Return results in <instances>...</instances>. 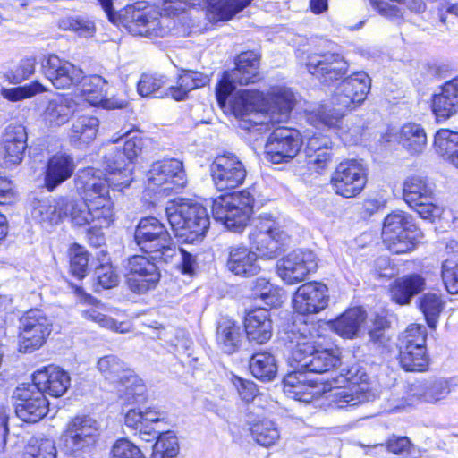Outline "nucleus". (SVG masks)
Returning <instances> with one entry per match:
<instances>
[{"mask_svg":"<svg viewBox=\"0 0 458 458\" xmlns=\"http://www.w3.org/2000/svg\"><path fill=\"white\" fill-rule=\"evenodd\" d=\"M327 287L321 283L310 282L298 287L293 297V307L300 314H315L328 303Z\"/></svg>","mask_w":458,"mask_h":458,"instance_id":"25","label":"nucleus"},{"mask_svg":"<svg viewBox=\"0 0 458 458\" xmlns=\"http://www.w3.org/2000/svg\"><path fill=\"white\" fill-rule=\"evenodd\" d=\"M319 394L318 386L306 384V379L295 388L286 390L287 396L303 403H310Z\"/></svg>","mask_w":458,"mask_h":458,"instance_id":"63","label":"nucleus"},{"mask_svg":"<svg viewBox=\"0 0 458 458\" xmlns=\"http://www.w3.org/2000/svg\"><path fill=\"white\" fill-rule=\"evenodd\" d=\"M99 121L92 115H81L75 119L70 129L69 137L75 145L89 144L98 134Z\"/></svg>","mask_w":458,"mask_h":458,"instance_id":"40","label":"nucleus"},{"mask_svg":"<svg viewBox=\"0 0 458 458\" xmlns=\"http://www.w3.org/2000/svg\"><path fill=\"white\" fill-rule=\"evenodd\" d=\"M251 292L254 298L261 299L270 308L278 307L283 302L282 290L265 277H259L253 281Z\"/></svg>","mask_w":458,"mask_h":458,"instance_id":"46","label":"nucleus"},{"mask_svg":"<svg viewBox=\"0 0 458 458\" xmlns=\"http://www.w3.org/2000/svg\"><path fill=\"white\" fill-rule=\"evenodd\" d=\"M408 357L403 356V349H399V361L401 366L407 371H423L428 364V358L426 349H422V353L417 355L419 352L412 348H408Z\"/></svg>","mask_w":458,"mask_h":458,"instance_id":"56","label":"nucleus"},{"mask_svg":"<svg viewBox=\"0 0 458 458\" xmlns=\"http://www.w3.org/2000/svg\"><path fill=\"white\" fill-rule=\"evenodd\" d=\"M432 110L437 120H447L458 113V76L441 87V92L435 94Z\"/></svg>","mask_w":458,"mask_h":458,"instance_id":"31","label":"nucleus"},{"mask_svg":"<svg viewBox=\"0 0 458 458\" xmlns=\"http://www.w3.org/2000/svg\"><path fill=\"white\" fill-rule=\"evenodd\" d=\"M179 452L177 437L169 432L158 437L154 445V454L156 457L174 458Z\"/></svg>","mask_w":458,"mask_h":458,"instance_id":"58","label":"nucleus"},{"mask_svg":"<svg viewBox=\"0 0 458 458\" xmlns=\"http://www.w3.org/2000/svg\"><path fill=\"white\" fill-rule=\"evenodd\" d=\"M186 183L182 162L177 158L156 161L147 173V189L165 196L179 192Z\"/></svg>","mask_w":458,"mask_h":458,"instance_id":"13","label":"nucleus"},{"mask_svg":"<svg viewBox=\"0 0 458 458\" xmlns=\"http://www.w3.org/2000/svg\"><path fill=\"white\" fill-rule=\"evenodd\" d=\"M427 330L420 324H411L399 338L398 347L403 349V356L408 357V348H412L419 352L417 355L422 353V349H426Z\"/></svg>","mask_w":458,"mask_h":458,"instance_id":"45","label":"nucleus"},{"mask_svg":"<svg viewBox=\"0 0 458 458\" xmlns=\"http://www.w3.org/2000/svg\"><path fill=\"white\" fill-rule=\"evenodd\" d=\"M16 399L15 412L23 421L35 423L45 417L48 402L45 395L32 384H22L13 393Z\"/></svg>","mask_w":458,"mask_h":458,"instance_id":"21","label":"nucleus"},{"mask_svg":"<svg viewBox=\"0 0 458 458\" xmlns=\"http://www.w3.org/2000/svg\"><path fill=\"white\" fill-rule=\"evenodd\" d=\"M254 196L250 190L222 195L213 201L212 212L231 232L242 233L253 213Z\"/></svg>","mask_w":458,"mask_h":458,"instance_id":"9","label":"nucleus"},{"mask_svg":"<svg viewBox=\"0 0 458 458\" xmlns=\"http://www.w3.org/2000/svg\"><path fill=\"white\" fill-rule=\"evenodd\" d=\"M368 376L364 371L352 368L348 373L327 382L323 393L330 404L337 409L356 406L376 397L367 383Z\"/></svg>","mask_w":458,"mask_h":458,"instance_id":"7","label":"nucleus"},{"mask_svg":"<svg viewBox=\"0 0 458 458\" xmlns=\"http://www.w3.org/2000/svg\"><path fill=\"white\" fill-rule=\"evenodd\" d=\"M71 378L60 367L49 365L37 370L33 374V386L43 394L60 397L68 390Z\"/></svg>","mask_w":458,"mask_h":458,"instance_id":"26","label":"nucleus"},{"mask_svg":"<svg viewBox=\"0 0 458 458\" xmlns=\"http://www.w3.org/2000/svg\"><path fill=\"white\" fill-rule=\"evenodd\" d=\"M99 425L93 418L82 415L75 416L65 425L59 438V446L66 454L90 448L97 442Z\"/></svg>","mask_w":458,"mask_h":458,"instance_id":"15","label":"nucleus"},{"mask_svg":"<svg viewBox=\"0 0 458 458\" xmlns=\"http://www.w3.org/2000/svg\"><path fill=\"white\" fill-rule=\"evenodd\" d=\"M213 182L218 191L233 190L242 185L247 170L242 160L233 153L218 155L210 165Z\"/></svg>","mask_w":458,"mask_h":458,"instance_id":"19","label":"nucleus"},{"mask_svg":"<svg viewBox=\"0 0 458 458\" xmlns=\"http://www.w3.org/2000/svg\"><path fill=\"white\" fill-rule=\"evenodd\" d=\"M52 321L40 310H30L20 319L19 347L33 352L44 345L52 331Z\"/></svg>","mask_w":458,"mask_h":458,"instance_id":"16","label":"nucleus"},{"mask_svg":"<svg viewBox=\"0 0 458 458\" xmlns=\"http://www.w3.org/2000/svg\"><path fill=\"white\" fill-rule=\"evenodd\" d=\"M89 256L86 250L77 244L70 249V269L72 274L83 278L88 271Z\"/></svg>","mask_w":458,"mask_h":458,"instance_id":"57","label":"nucleus"},{"mask_svg":"<svg viewBox=\"0 0 458 458\" xmlns=\"http://www.w3.org/2000/svg\"><path fill=\"white\" fill-rule=\"evenodd\" d=\"M291 343V360L296 369L312 373H326L340 363L339 352L332 349H320L318 326L314 322L294 324L288 333Z\"/></svg>","mask_w":458,"mask_h":458,"instance_id":"5","label":"nucleus"},{"mask_svg":"<svg viewBox=\"0 0 458 458\" xmlns=\"http://www.w3.org/2000/svg\"><path fill=\"white\" fill-rule=\"evenodd\" d=\"M126 282L130 290L145 293L156 287L160 279L157 267L148 258L134 255L128 259Z\"/></svg>","mask_w":458,"mask_h":458,"instance_id":"23","label":"nucleus"},{"mask_svg":"<svg viewBox=\"0 0 458 458\" xmlns=\"http://www.w3.org/2000/svg\"><path fill=\"white\" fill-rule=\"evenodd\" d=\"M330 140L325 136L313 135L307 142L305 148L306 163L309 170L321 173L330 161L331 155L328 151Z\"/></svg>","mask_w":458,"mask_h":458,"instance_id":"35","label":"nucleus"},{"mask_svg":"<svg viewBox=\"0 0 458 458\" xmlns=\"http://www.w3.org/2000/svg\"><path fill=\"white\" fill-rule=\"evenodd\" d=\"M76 189L81 199H43L32 203L31 216L43 226L57 225L66 216L77 226L89 225L93 230L109 227L114 221V202L108 195V185L95 168L80 172Z\"/></svg>","mask_w":458,"mask_h":458,"instance_id":"1","label":"nucleus"},{"mask_svg":"<svg viewBox=\"0 0 458 458\" xmlns=\"http://www.w3.org/2000/svg\"><path fill=\"white\" fill-rule=\"evenodd\" d=\"M433 199L434 198L432 197L431 199L418 201L416 204L410 207L413 208L422 219L434 222L441 217L444 208L436 204Z\"/></svg>","mask_w":458,"mask_h":458,"instance_id":"61","label":"nucleus"},{"mask_svg":"<svg viewBox=\"0 0 458 458\" xmlns=\"http://www.w3.org/2000/svg\"><path fill=\"white\" fill-rule=\"evenodd\" d=\"M27 148V132L25 127L9 125L5 129L3 141L4 163L9 167L21 162Z\"/></svg>","mask_w":458,"mask_h":458,"instance_id":"29","label":"nucleus"},{"mask_svg":"<svg viewBox=\"0 0 458 458\" xmlns=\"http://www.w3.org/2000/svg\"><path fill=\"white\" fill-rule=\"evenodd\" d=\"M226 267L237 276L250 277L260 272L258 254L246 246H232L228 250Z\"/></svg>","mask_w":458,"mask_h":458,"instance_id":"27","label":"nucleus"},{"mask_svg":"<svg viewBox=\"0 0 458 458\" xmlns=\"http://www.w3.org/2000/svg\"><path fill=\"white\" fill-rule=\"evenodd\" d=\"M232 382L236 387L241 399L244 402L250 403L257 396L258 388L252 381L245 380L239 377H233Z\"/></svg>","mask_w":458,"mask_h":458,"instance_id":"64","label":"nucleus"},{"mask_svg":"<svg viewBox=\"0 0 458 458\" xmlns=\"http://www.w3.org/2000/svg\"><path fill=\"white\" fill-rule=\"evenodd\" d=\"M294 105L293 93L285 87H273L267 97L256 90H242L231 102V108L248 131L268 130L269 124L285 122Z\"/></svg>","mask_w":458,"mask_h":458,"instance_id":"3","label":"nucleus"},{"mask_svg":"<svg viewBox=\"0 0 458 458\" xmlns=\"http://www.w3.org/2000/svg\"><path fill=\"white\" fill-rule=\"evenodd\" d=\"M85 319L95 322L100 327L114 333L125 334L131 331V326L127 322H118L111 317L102 314L95 309H89L83 312Z\"/></svg>","mask_w":458,"mask_h":458,"instance_id":"50","label":"nucleus"},{"mask_svg":"<svg viewBox=\"0 0 458 458\" xmlns=\"http://www.w3.org/2000/svg\"><path fill=\"white\" fill-rule=\"evenodd\" d=\"M259 56L253 51L241 53L235 60V69L225 72L219 81L216 95L221 107L227 97L235 89L236 84L247 85L259 79Z\"/></svg>","mask_w":458,"mask_h":458,"instance_id":"14","label":"nucleus"},{"mask_svg":"<svg viewBox=\"0 0 458 458\" xmlns=\"http://www.w3.org/2000/svg\"><path fill=\"white\" fill-rule=\"evenodd\" d=\"M398 141L410 153H420L427 144L426 132L420 124L405 123L398 131Z\"/></svg>","mask_w":458,"mask_h":458,"instance_id":"41","label":"nucleus"},{"mask_svg":"<svg viewBox=\"0 0 458 458\" xmlns=\"http://www.w3.org/2000/svg\"><path fill=\"white\" fill-rule=\"evenodd\" d=\"M246 336L250 342L266 344L273 334V322L267 309L259 308L249 311L244 318Z\"/></svg>","mask_w":458,"mask_h":458,"instance_id":"28","label":"nucleus"},{"mask_svg":"<svg viewBox=\"0 0 458 458\" xmlns=\"http://www.w3.org/2000/svg\"><path fill=\"white\" fill-rule=\"evenodd\" d=\"M117 386H123V399L128 403H140L145 400L146 386L142 380L131 371V376L124 378V383Z\"/></svg>","mask_w":458,"mask_h":458,"instance_id":"49","label":"nucleus"},{"mask_svg":"<svg viewBox=\"0 0 458 458\" xmlns=\"http://www.w3.org/2000/svg\"><path fill=\"white\" fill-rule=\"evenodd\" d=\"M166 83L165 77L156 74H142L137 90L142 97H150L159 90Z\"/></svg>","mask_w":458,"mask_h":458,"instance_id":"59","label":"nucleus"},{"mask_svg":"<svg viewBox=\"0 0 458 458\" xmlns=\"http://www.w3.org/2000/svg\"><path fill=\"white\" fill-rule=\"evenodd\" d=\"M142 149V141L138 137L129 138L123 144V149L113 147L104 157V169L106 174L100 170L95 169L100 173L108 190L123 189L128 187L132 182V160L140 153Z\"/></svg>","mask_w":458,"mask_h":458,"instance_id":"8","label":"nucleus"},{"mask_svg":"<svg viewBox=\"0 0 458 458\" xmlns=\"http://www.w3.org/2000/svg\"><path fill=\"white\" fill-rule=\"evenodd\" d=\"M79 83H81L82 95L85 96L87 101L92 106L102 104L104 107L108 109L123 108L126 106V103L123 101L105 99V88L107 81L99 75L84 76L82 74V80Z\"/></svg>","mask_w":458,"mask_h":458,"instance_id":"33","label":"nucleus"},{"mask_svg":"<svg viewBox=\"0 0 458 458\" xmlns=\"http://www.w3.org/2000/svg\"><path fill=\"white\" fill-rule=\"evenodd\" d=\"M365 320V313L360 308L346 310L333 322V329L339 335L345 338L353 337L361 323Z\"/></svg>","mask_w":458,"mask_h":458,"instance_id":"43","label":"nucleus"},{"mask_svg":"<svg viewBox=\"0 0 458 458\" xmlns=\"http://www.w3.org/2000/svg\"><path fill=\"white\" fill-rule=\"evenodd\" d=\"M433 195V190L424 177L411 176L403 182V199L409 206L431 199Z\"/></svg>","mask_w":458,"mask_h":458,"instance_id":"42","label":"nucleus"},{"mask_svg":"<svg viewBox=\"0 0 458 458\" xmlns=\"http://www.w3.org/2000/svg\"><path fill=\"white\" fill-rule=\"evenodd\" d=\"M443 306L440 296L436 293H428L420 299V309L429 327H436Z\"/></svg>","mask_w":458,"mask_h":458,"instance_id":"48","label":"nucleus"},{"mask_svg":"<svg viewBox=\"0 0 458 458\" xmlns=\"http://www.w3.org/2000/svg\"><path fill=\"white\" fill-rule=\"evenodd\" d=\"M250 245L264 259L276 258L288 240V234L281 229L280 223L273 214L263 212L254 220L249 234Z\"/></svg>","mask_w":458,"mask_h":458,"instance_id":"10","label":"nucleus"},{"mask_svg":"<svg viewBox=\"0 0 458 458\" xmlns=\"http://www.w3.org/2000/svg\"><path fill=\"white\" fill-rule=\"evenodd\" d=\"M250 370L256 378L271 381L277 373L276 359L267 352H257L250 360Z\"/></svg>","mask_w":458,"mask_h":458,"instance_id":"44","label":"nucleus"},{"mask_svg":"<svg viewBox=\"0 0 458 458\" xmlns=\"http://www.w3.org/2000/svg\"><path fill=\"white\" fill-rule=\"evenodd\" d=\"M421 236L411 216L403 211L393 212L384 220L383 242L393 253L403 254L412 250Z\"/></svg>","mask_w":458,"mask_h":458,"instance_id":"12","label":"nucleus"},{"mask_svg":"<svg viewBox=\"0 0 458 458\" xmlns=\"http://www.w3.org/2000/svg\"><path fill=\"white\" fill-rule=\"evenodd\" d=\"M112 458H144L140 449L131 441L122 438L112 448Z\"/></svg>","mask_w":458,"mask_h":458,"instance_id":"62","label":"nucleus"},{"mask_svg":"<svg viewBox=\"0 0 458 458\" xmlns=\"http://www.w3.org/2000/svg\"><path fill=\"white\" fill-rule=\"evenodd\" d=\"M48 89L42 85L39 81H35L24 86L4 89H3V96L4 98L11 101H19L27 98H31L38 93L46 92Z\"/></svg>","mask_w":458,"mask_h":458,"instance_id":"55","label":"nucleus"},{"mask_svg":"<svg viewBox=\"0 0 458 458\" xmlns=\"http://www.w3.org/2000/svg\"><path fill=\"white\" fill-rule=\"evenodd\" d=\"M98 284L103 289H110L119 283V275L111 264H103L95 270Z\"/></svg>","mask_w":458,"mask_h":458,"instance_id":"60","label":"nucleus"},{"mask_svg":"<svg viewBox=\"0 0 458 458\" xmlns=\"http://www.w3.org/2000/svg\"><path fill=\"white\" fill-rule=\"evenodd\" d=\"M74 170V160L70 155H54L49 158L46 167L44 178L45 187L49 191H53L61 183L72 177Z\"/></svg>","mask_w":458,"mask_h":458,"instance_id":"30","label":"nucleus"},{"mask_svg":"<svg viewBox=\"0 0 458 458\" xmlns=\"http://www.w3.org/2000/svg\"><path fill=\"white\" fill-rule=\"evenodd\" d=\"M209 81L210 79L207 74L184 70L178 76L176 85L167 89L166 95L176 101H182L186 99L190 91L206 86Z\"/></svg>","mask_w":458,"mask_h":458,"instance_id":"38","label":"nucleus"},{"mask_svg":"<svg viewBox=\"0 0 458 458\" xmlns=\"http://www.w3.org/2000/svg\"><path fill=\"white\" fill-rule=\"evenodd\" d=\"M26 458H56V448L53 440L32 438L25 450Z\"/></svg>","mask_w":458,"mask_h":458,"instance_id":"52","label":"nucleus"},{"mask_svg":"<svg viewBox=\"0 0 458 458\" xmlns=\"http://www.w3.org/2000/svg\"><path fill=\"white\" fill-rule=\"evenodd\" d=\"M167 220L176 237L185 242L199 241L208 231L207 209L191 199H178L165 208Z\"/></svg>","mask_w":458,"mask_h":458,"instance_id":"6","label":"nucleus"},{"mask_svg":"<svg viewBox=\"0 0 458 458\" xmlns=\"http://www.w3.org/2000/svg\"><path fill=\"white\" fill-rule=\"evenodd\" d=\"M434 147L438 155L443 158L458 148V131L448 129L438 130L434 138Z\"/></svg>","mask_w":458,"mask_h":458,"instance_id":"51","label":"nucleus"},{"mask_svg":"<svg viewBox=\"0 0 458 458\" xmlns=\"http://www.w3.org/2000/svg\"><path fill=\"white\" fill-rule=\"evenodd\" d=\"M316 255L310 250H298L277 261V274L288 284L303 281L317 269Z\"/></svg>","mask_w":458,"mask_h":458,"instance_id":"22","label":"nucleus"},{"mask_svg":"<svg viewBox=\"0 0 458 458\" xmlns=\"http://www.w3.org/2000/svg\"><path fill=\"white\" fill-rule=\"evenodd\" d=\"M441 277L446 291L451 294L458 293V258L446 259L441 267Z\"/></svg>","mask_w":458,"mask_h":458,"instance_id":"54","label":"nucleus"},{"mask_svg":"<svg viewBox=\"0 0 458 458\" xmlns=\"http://www.w3.org/2000/svg\"><path fill=\"white\" fill-rule=\"evenodd\" d=\"M44 75L57 89H68L82 80V70L56 55H47L41 60Z\"/></svg>","mask_w":458,"mask_h":458,"instance_id":"24","label":"nucleus"},{"mask_svg":"<svg viewBox=\"0 0 458 458\" xmlns=\"http://www.w3.org/2000/svg\"><path fill=\"white\" fill-rule=\"evenodd\" d=\"M97 369L106 381L115 386L124 383V378L131 376V370L115 355L101 357L97 363Z\"/></svg>","mask_w":458,"mask_h":458,"instance_id":"39","label":"nucleus"},{"mask_svg":"<svg viewBox=\"0 0 458 458\" xmlns=\"http://www.w3.org/2000/svg\"><path fill=\"white\" fill-rule=\"evenodd\" d=\"M367 182L364 165L356 159L341 162L331 176V184L335 192L344 198L359 195Z\"/></svg>","mask_w":458,"mask_h":458,"instance_id":"17","label":"nucleus"},{"mask_svg":"<svg viewBox=\"0 0 458 458\" xmlns=\"http://www.w3.org/2000/svg\"><path fill=\"white\" fill-rule=\"evenodd\" d=\"M137 245L153 259L168 262L177 249L164 224L154 216H146L139 222L134 234Z\"/></svg>","mask_w":458,"mask_h":458,"instance_id":"11","label":"nucleus"},{"mask_svg":"<svg viewBox=\"0 0 458 458\" xmlns=\"http://www.w3.org/2000/svg\"><path fill=\"white\" fill-rule=\"evenodd\" d=\"M124 423L128 428H133L139 431L141 438L149 441L155 439L157 436V432L152 429H147L143 417V411L140 409H130L125 413Z\"/></svg>","mask_w":458,"mask_h":458,"instance_id":"53","label":"nucleus"},{"mask_svg":"<svg viewBox=\"0 0 458 458\" xmlns=\"http://www.w3.org/2000/svg\"><path fill=\"white\" fill-rule=\"evenodd\" d=\"M250 432L256 442L265 447L275 445L280 437L275 422L267 418L255 420L250 426Z\"/></svg>","mask_w":458,"mask_h":458,"instance_id":"47","label":"nucleus"},{"mask_svg":"<svg viewBox=\"0 0 458 458\" xmlns=\"http://www.w3.org/2000/svg\"><path fill=\"white\" fill-rule=\"evenodd\" d=\"M451 392V379L440 377L413 386L411 389V395L418 401L436 404L445 400Z\"/></svg>","mask_w":458,"mask_h":458,"instance_id":"34","label":"nucleus"},{"mask_svg":"<svg viewBox=\"0 0 458 458\" xmlns=\"http://www.w3.org/2000/svg\"><path fill=\"white\" fill-rule=\"evenodd\" d=\"M424 288L425 279L418 274H412L395 279L390 285V296L397 304L406 305Z\"/></svg>","mask_w":458,"mask_h":458,"instance_id":"37","label":"nucleus"},{"mask_svg":"<svg viewBox=\"0 0 458 458\" xmlns=\"http://www.w3.org/2000/svg\"><path fill=\"white\" fill-rule=\"evenodd\" d=\"M243 335L241 326L232 319H222L218 322L216 332V343L219 350L233 354L242 345Z\"/></svg>","mask_w":458,"mask_h":458,"instance_id":"36","label":"nucleus"},{"mask_svg":"<svg viewBox=\"0 0 458 458\" xmlns=\"http://www.w3.org/2000/svg\"><path fill=\"white\" fill-rule=\"evenodd\" d=\"M108 20L114 26H147L159 15L171 16L185 11L187 6L206 8L207 18L212 22L232 20L248 7L252 0H163L161 11L145 2L127 5L117 13L113 11V0H97Z\"/></svg>","mask_w":458,"mask_h":458,"instance_id":"2","label":"nucleus"},{"mask_svg":"<svg viewBox=\"0 0 458 458\" xmlns=\"http://www.w3.org/2000/svg\"><path fill=\"white\" fill-rule=\"evenodd\" d=\"M302 146L300 132L289 127H278L269 135L265 145V157L273 164L290 162Z\"/></svg>","mask_w":458,"mask_h":458,"instance_id":"18","label":"nucleus"},{"mask_svg":"<svg viewBox=\"0 0 458 458\" xmlns=\"http://www.w3.org/2000/svg\"><path fill=\"white\" fill-rule=\"evenodd\" d=\"M299 60L310 74L325 83L338 80L349 68L348 62L338 53L310 54Z\"/></svg>","mask_w":458,"mask_h":458,"instance_id":"20","label":"nucleus"},{"mask_svg":"<svg viewBox=\"0 0 458 458\" xmlns=\"http://www.w3.org/2000/svg\"><path fill=\"white\" fill-rule=\"evenodd\" d=\"M76 111V102L67 95H58L49 100L43 112V120L50 128L65 124Z\"/></svg>","mask_w":458,"mask_h":458,"instance_id":"32","label":"nucleus"},{"mask_svg":"<svg viewBox=\"0 0 458 458\" xmlns=\"http://www.w3.org/2000/svg\"><path fill=\"white\" fill-rule=\"evenodd\" d=\"M371 79L365 72H356L345 77L335 88L330 97V106H321L311 112L308 120L316 127H327L335 130L344 141L352 142L348 134L354 136L344 125V117L348 112L359 107L370 90Z\"/></svg>","mask_w":458,"mask_h":458,"instance_id":"4","label":"nucleus"}]
</instances>
